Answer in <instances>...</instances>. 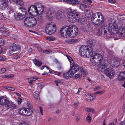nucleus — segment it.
I'll return each instance as SVG.
<instances>
[{
    "label": "nucleus",
    "instance_id": "f257e3e1",
    "mask_svg": "<svg viewBox=\"0 0 125 125\" xmlns=\"http://www.w3.org/2000/svg\"><path fill=\"white\" fill-rule=\"evenodd\" d=\"M46 16L48 19H52L56 18L58 20L63 18L64 15L63 13L60 11L56 12L52 8L48 9L46 11Z\"/></svg>",
    "mask_w": 125,
    "mask_h": 125
},
{
    "label": "nucleus",
    "instance_id": "f03ea898",
    "mask_svg": "<svg viewBox=\"0 0 125 125\" xmlns=\"http://www.w3.org/2000/svg\"><path fill=\"white\" fill-rule=\"evenodd\" d=\"M68 12V19L70 22L74 23L77 22L79 18V16L76 11V9H72L70 8L67 10Z\"/></svg>",
    "mask_w": 125,
    "mask_h": 125
},
{
    "label": "nucleus",
    "instance_id": "7ed1b4c3",
    "mask_svg": "<svg viewBox=\"0 0 125 125\" xmlns=\"http://www.w3.org/2000/svg\"><path fill=\"white\" fill-rule=\"evenodd\" d=\"M104 16L100 12H97L94 13L91 17L92 22L94 24L99 25H101L104 21Z\"/></svg>",
    "mask_w": 125,
    "mask_h": 125
},
{
    "label": "nucleus",
    "instance_id": "20e7f679",
    "mask_svg": "<svg viewBox=\"0 0 125 125\" xmlns=\"http://www.w3.org/2000/svg\"><path fill=\"white\" fill-rule=\"evenodd\" d=\"M92 47L89 46H82L80 48L79 54L81 56L84 57H89L93 54Z\"/></svg>",
    "mask_w": 125,
    "mask_h": 125
},
{
    "label": "nucleus",
    "instance_id": "39448f33",
    "mask_svg": "<svg viewBox=\"0 0 125 125\" xmlns=\"http://www.w3.org/2000/svg\"><path fill=\"white\" fill-rule=\"evenodd\" d=\"M24 25L28 27H32L37 23L35 18L32 17H29L25 18L23 21Z\"/></svg>",
    "mask_w": 125,
    "mask_h": 125
},
{
    "label": "nucleus",
    "instance_id": "423d86ee",
    "mask_svg": "<svg viewBox=\"0 0 125 125\" xmlns=\"http://www.w3.org/2000/svg\"><path fill=\"white\" fill-rule=\"evenodd\" d=\"M91 56V61L93 65L94 66H96L98 63L102 62L103 57L101 54L97 53H95L94 55Z\"/></svg>",
    "mask_w": 125,
    "mask_h": 125
},
{
    "label": "nucleus",
    "instance_id": "0eeeda50",
    "mask_svg": "<svg viewBox=\"0 0 125 125\" xmlns=\"http://www.w3.org/2000/svg\"><path fill=\"white\" fill-rule=\"evenodd\" d=\"M56 27L53 23L51 22L48 23L46 26L45 28L46 32L48 34H52L56 31Z\"/></svg>",
    "mask_w": 125,
    "mask_h": 125
},
{
    "label": "nucleus",
    "instance_id": "6e6552de",
    "mask_svg": "<svg viewBox=\"0 0 125 125\" xmlns=\"http://www.w3.org/2000/svg\"><path fill=\"white\" fill-rule=\"evenodd\" d=\"M118 29L117 25L115 23H110L108 25L107 30L112 35L114 34H117V32H118L117 31Z\"/></svg>",
    "mask_w": 125,
    "mask_h": 125
},
{
    "label": "nucleus",
    "instance_id": "1a4fd4ad",
    "mask_svg": "<svg viewBox=\"0 0 125 125\" xmlns=\"http://www.w3.org/2000/svg\"><path fill=\"white\" fill-rule=\"evenodd\" d=\"M28 11L30 15L33 16H36L39 14L37 8L35 5L30 6L28 9Z\"/></svg>",
    "mask_w": 125,
    "mask_h": 125
},
{
    "label": "nucleus",
    "instance_id": "9d476101",
    "mask_svg": "<svg viewBox=\"0 0 125 125\" xmlns=\"http://www.w3.org/2000/svg\"><path fill=\"white\" fill-rule=\"evenodd\" d=\"M31 107L29 108H22L19 109L18 113L20 115L25 116H28L30 115L32 113Z\"/></svg>",
    "mask_w": 125,
    "mask_h": 125
},
{
    "label": "nucleus",
    "instance_id": "9b49d317",
    "mask_svg": "<svg viewBox=\"0 0 125 125\" xmlns=\"http://www.w3.org/2000/svg\"><path fill=\"white\" fill-rule=\"evenodd\" d=\"M70 27L68 26L63 27L60 31L61 36L63 37H67L69 36Z\"/></svg>",
    "mask_w": 125,
    "mask_h": 125
},
{
    "label": "nucleus",
    "instance_id": "f8f14e48",
    "mask_svg": "<svg viewBox=\"0 0 125 125\" xmlns=\"http://www.w3.org/2000/svg\"><path fill=\"white\" fill-rule=\"evenodd\" d=\"M78 32V29L75 26H73L72 29L70 27L69 36L72 38L75 37L77 36Z\"/></svg>",
    "mask_w": 125,
    "mask_h": 125
},
{
    "label": "nucleus",
    "instance_id": "ddd939ff",
    "mask_svg": "<svg viewBox=\"0 0 125 125\" xmlns=\"http://www.w3.org/2000/svg\"><path fill=\"white\" fill-rule=\"evenodd\" d=\"M104 73L107 76L111 79L115 74V72L113 69L111 68L107 69L104 71Z\"/></svg>",
    "mask_w": 125,
    "mask_h": 125
},
{
    "label": "nucleus",
    "instance_id": "4468645a",
    "mask_svg": "<svg viewBox=\"0 0 125 125\" xmlns=\"http://www.w3.org/2000/svg\"><path fill=\"white\" fill-rule=\"evenodd\" d=\"M70 66L71 68L70 70L73 74L78 71L79 69L78 65L74 62L70 64Z\"/></svg>",
    "mask_w": 125,
    "mask_h": 125
},
{
    "label": "nucleus",
    "instance_id": "2eb2a0df",
    "mask_svg": "<svg viewBox=\"0 0 125 125\" xmlns=\"http://www.w3.org/2000/svg\"><path fill=\"white\" fill-rule=\"evenodd\" d=\"M35 5L37 8L39 14H42L44 11V6L42 4L39 2L36 3Z\"/></svg>",
    "mask_w": 125,
    "mask_h": 125
},
{
    "label": "nucleus",
    "instance_id": "dca6fc26",
    "mask_svg": "<svg viewBox=\"0 0 125 125\" xmlns=\"http://www.w3.org/2000/svg\"><path fill=\"white\" fill-rule=\"evenodd\" d=\"M117 31L118 32H117V34H118L119 37H125V27L118 28Z\"/></svg>",
    "mask_w": 125,
    "mask_h": 125
},
{
    "label": "nucleus",
    "instance_id": "f3484780",
    "mask_svg": "<svg viewBox=\"0 0 125 125\" xmlns=\"http://www.w3.org/2000/svg\"><path fill=\"white\" fill-rule=\"evenodd\" d=\"M106 25H104L101 29L100 28L99 29H98L96 32V34L98 35L101 36L102 35L103 32L104 31V33H107V31L106 29H107Z\"/></svg>",
    "mask_w": 125,
    "mask_h": 125
},
{
    "label": "nucleus",
    "instance_id": "a211bd4d",
    "mask_svg": "<svg viewBox=\"0 0 125 125\" xmlns=\"http://www.w3.org/2000/svg\"><path fill=\"white\" fill-rule=\"evenodd\" d=\"M99 63L98 64L97 69L98 71L102 72L105 67V63L104 62H102Z\"/></svg>",
    "mask_w": 125,
    "mask_h": 125
},
{
    "label": "nucleus",
    "instance_id": "6ab92c4d",
    "mask_svg": "<svg viewBox=\"0 0 125 125\" xmlns=\"http://www.w3.org/2000/svg\"><path fill=\"white\" fill-rule=\"evenodd\" d=\"M5 106L8 109H13L15 106V104L11 101H7Z\"/></svg>",
    "mask_w": 125,
    "mask_h": 125
},
{
    "label": "nucleus",
    "instance_id": "aec40b11",
    "mask_svg": "<svg viewBox=\"0 0 125 125\" xmlns=\"http://www.w3.org/2000/svg\"><path fill=\"white\" fill-rule=\"evenodd\" d=\"M117 79L119 81L125 79V71L120 73L118 74Z\"/></svg>",
    "mask_w": 125,
    "mask_h": 125
},
{
    "label": "nucleus",
    "instance_id": "412c9836",
    "mask_svg": "<svg viewBox=\"0 0 125 125\" xmlns=\"http://www.w3.org/2000/svg\"><path fill=\"white\" fill-rule=\"evenodd\" d=\"M72 72L69 70L68 72L64 73L63 74V77L64 78L68 79L71 78L73 74L71 73Z\"/></svg>",
    "mask_w": 125,
    "mask_h": 125
},
{
    "label": "nucleus",
    "instance_id": "4be33fe9",
    "mask_svg": "<svg viewBox=\"0 0 125 125\" xmlns=\"http://www.w3.org/2000/svg\"><path fill=\"white\" fill-rule=\"evenodd\" d=\"M111 65L115 67H116L119 65L120 62L118 60H113L111 61Z\"/></svg>",
    "mask_w": 125,
    "mask_h": 125
},
{
    "label": "nucleus",
    "instance_id": "5701e85b",
    "mask_svg": "<svg viewBox=\"0 0 125 125\" xmlns=\"http://www.w3.org/2000/svg\"><path fill=\"white\" fill-rule=\"evenodd\" d=\"M33 96L35 98V100L37 103H39L40 101V99L39 98V92H34Z\"/></svg>",
    "mask_w": 125,
    "mask_h": 125
},
{
    "label": "nucleus",
    "instance_id": "b1692460",
    "mask_svg": "<svg viewBox=\"0 0 125 125\" xmlns=\"http://www.w3.org/2000/svg\"><path fill=\"white\" fill-rule=\"evenodd\" d=\"M21 94L20 93H18L16 92V95L18 96L17 101L18 102V104L19 105H20L21 103L22 102V99L21 98Z\"/></svg>",
    "mask_w": 125,
    "mask_h": 125
},
{
    "label": "nucleus",
    "instance_id": "393cba45",
    "mask_svg": "<svg viewBox=\"0 0 125 125\" xmlns=\"http://www.w3.org/2000/svg\"><path fill=\"white\" fill-rule=\"evenodd\" d=\"M80 70L81 72L80 73H81V76H86L87 75L88 73L87 70L84 69L83 67L80 68Z\"/></svg>",
    "mask_w": 125,
    "mask_h": 125
},
{
    "label": "nucleus",
    "instance_id": "a878e982",
    "mask_svg": "<svg viewBox=\"0 0 125 125\" xmlns=\"http://www.w3.org/2000/svg\"><path fill=\"white\" fill-rule=\"evenodd\" d=\"M10 51L12 54H15L16 51V44L13 43L11 45L10 48Z\"/></svg>",
    "mask_w": 125,
    "mask_h": 125
},
{
    "label": "nucleus",
    "instance_id": "bb28decb",
    "mask_svg": "<svg viewBox=\"0 0 125 125\" xmlns=\"http://www.w3.org/2000/svg\"><path fill=\"white\" fill-rule=\"evenodd\" d=\"M95 41L93 39H90L87 41V43L89 44H90L91 46H93L95 45Z\"/></svg>",
    "mask_w": 125,
    "mask_h": 125
},
{
    "label": "nucleus",
    "instance_id": "cd10ccee",
    "mask_svg": "<svg viewBox=\"0 0 125 125\" xmlns=\"http://www.w3.org/2000/svg\"><path fill=\"white\" fill-rule=\"evenodd\" d=\"M7 102L5 97H1L0 98V104L1 105H5Z\"/></svg>",
    "mask_w": 125,
    "mask_h": 125
},
{
    "label": "nucleus",
    "instance_id": "c85d7f7f",
    "mask_svg": "<svg viewBox=\"0 0 125 125\" xmlns=\"http://www.w3.org/2000/svg\"><path fill=\"white\" fill-rule=\"evenodd\" d=\"M88 7V6H87L82 3L80 4L79 7V9L83 11H85L86 9Z\"/></svg>",
    "mask_w": 125,
    "mask_h": 125
},
{
    "label": "nucleus",
    "instance_id": "c756f323",
    "mask_svg": "<svg viewBox=\"0 0 125 125\" xmlns=\"http://www.w3.org/2000/svg\"><path fill=\"white\" fill-rule=\"evenodd\" d=\"M85 11L86 16L88 17L90 16L92 13V10L89 9H86Z\"/></svg>",
    "mask_w": 125,
    "mask_h": 125
},
{
    "label": "nucleus",
    "instance_id": "7c9ffc66",
    "mask_svg": "<svg viewBox=\"0 0 125 125\" xmlns=\"http://www.w3.org/2000/svg\"><path fill=\"white\" fill-rule=\"evenodd\" d=\"M77 41V39H70L66 40H65V42L67 43H74Z\"/></svg>",
    "mask_w": 125,
    "mask_h": 125
},
{
    "label": "nucleus",
    "instance_id": "2f4dec72",
    "mask_svg": "<svg viewBox=\"0 0 125 125\" xmlns=\"http://www.w3.org/2000/svg\"><path fill=\"white\" fill-rule=\"evenodd\" d=\"M33 61L35 65L37 66H40L42 65V62L37 60L35 59Z\"/></svg>",
    "mask_w": 125,
    "mask_h": 125
},
{
    "label": "nucleus",
    "instance_id": "473e14b6",
    "mask_svg": "<svg viewBox=\"0 0 125 125\" xmlns=\"http://www.w3.org/2000/svg\"><path fill=\"white\" fill-rule=\"evenodd\" d=\"M24 15L21 14L20 13H18L17 14V16L16 17V20H21L24 18Z\"/></svg>",
    "mask_w": 125,
    "mask_h": 125
},
{
    "label": "nucleus",
    "instance_id": "72a5a7b5",
    "mask_svg": "<svg viewBox=\"0 0 125 125\" xmlns=\"http://www.w3.org/2000/svg\"><path fill=\"white\" fill-rule=\"evenodd\" d=\"M20 5L21 7L23 5V2L21 0H16V4Z\"/></svg>",
    "mask_w": 125,
    "mask_h": 125
},
{
    "label": "nucleus",
    "instance_id": "f704fd0d",
    "mask_svg": "<svg viewBox=\"0 0 125 125\" xmlns=\"http://www.w3.org/2000/svg\"><path fill=\"white\" fill-rule=\"evenodd\" d=\"M94 96H92L91 95L88 94L87 96V99L89 102H90L91 100H93Z\"/></svg>",
    "mask_w": 125,
    "mask_h": 125
},
{
    "label": "nucleus",
    "instance_id": "c9c22d12",
    "mask_svg": "<svg viewBox=\"0 0 125 125\" xmlns=\"http://www.w3.org/2000/svg\"><path fill=\"white\" fill-rule=\"evenodd\" d=\"M21 51L20 46L19 45H16V54L19 53Z\"/></svg>",
    "mask_w": 125,
    "mask_h": 125
},
{
    "label": "nucleus",
    "instance_id": "e433bc0d",
    "mask_svg": "<svg viewBox=\"0 0 125 125\" xmlns=\"http://www.w3.org/2000/svg\"><path fill=\"white\" fill-rule=\"evenodd\" d=\"M85 110L86 111L88 112H94V110L92 108L87 107L85 109Z\"/></svg>",
    "mask_w": 125,
    "mask_h": 125
},
{
    "label": "nucleus",
    "instance_id": "4c0bfd02",
    "mask_svg": "<svg viewBox=\"0 0 125 125\" xmlns=\"http://www.w3.org/2000/svg\"><path fill=\"white\" fill-rule=\"evenodd\" d=\"M91 28V27H90L89 25H87L86 27H84L83 31L85 32H87V31L90 30Z\"/></svg>",
    "mask_w": 125,
    "mask_h": 125
},
{
    "label": "nucleus",
    "instance_id": "58836bf2",
    "mask_svg": "<svg viewBox=\"0 0 125 125\" xmlns=\"http://www.w3.org/2000/svg\"><path fill=\"white\" fill-rule=\"evenodd\" d=\"M66 56L67 58H68V59L70 63V64H71V63H72L74 62L73 60L70 56L68 55H66Z\"/></svg>",
    "mask_w": 125,
    "mask_h": 125
},
{
    "label": "nucleus",
    "instance_id": "ea45409f",
    "mask_svg": "<svg viewBox=\"0 0 125 125\" xmlns=\"http://www.w3.org/2000/svg\"><path fill=\"white\" fill-rule=\"evenodd\" d=\"M86 119L87 122L89 123H90L91 121L92 118L90 116L88 115L86 117Z\"/></svg>",
    "mask_w": 125,
    "mask_h": 125
},
{
    "label": "nucleus",
    "instance_id": "a19ab883",
    "mask_svg": "<svg viewBox=\"0 0 125 125\" xmlns=\"http://www.w3.org/2000/svg\"><path fill=\"white\" fill-rule=\"evenodd\" d=\"M38 78L37 77H32L31 78H30V80L31 81L29 82L30 83H32V81H35Z\"/></svg>",
    "mask_w": 125,
    "mask_h": 125
},
{
    "label": "nucleus",
    "instance_id": "79ce46f5",
    "mask_svg": "<svg viewBox=\"0 0 125 125\" xmlns=\"http://www.w3.org/2000/svg\"><path fill=\"white\" fill-rule=\"evenodd\" d=\"M55 38L52 36L48 37L47 39L49 41H53L55 40Z\"/></svg>",
    "mask_w": 125,
    "mask_h": 125
},
{
    "label": "nucleus",
    "instance_id": "37998d69",
    "mask_svg": "<svg viewBox=\"0 0 125 125\" xmlns=\"http://www.w3.org/2000/svg\"><path fill=\"white\" fill-rule=\"evenodd\" d=\"M34 46L37 48V49H38V51L40 52H42V49L40 48L36 44H35L34 45Z\"/></svg>",
    "mask_w": 125,
    "mask_h": 125
},
{
    "label": "nucleus",
    "instance_id": "c03bdc74",
    "mask_svg": "<svg viewBox=\"0 0 125 125\" xmlns=\"http://www.w3.org/2000/svg\"><path fill=\"white\" fill-rule=\"evenodd\" d=\"M70 4L72 5H75V0H70Z\"/></svg>",
    "mask_w": 125,
    "mask_h": 125
},
{
    "label": "nucleus",
    "instance_id": "a18cd8bd",
    "mask_svg": "<svg viewBox=\"0 0 125 125\" xmlns=\"http://www.w3.org/2000/svg\"><path fill=\"white\" fill-rule=\"evenodd\" d=\"M17 125H29L27 123L23 122L19 123L17 124Z\"/></svg>",
    "mask_w": 125,
    "mask_h": 125
},
{
    "label": "nucleus",
    "instance_id": "49530a36",
    "mask_svg": "<svg viewBox=\"0 0 125 125\" xmlns=\"http://www.w3.org/2000/svg\"><path fill=\"white\" fill-rule=\"evenodd\" d=\"M4 44L3 40L1 38H0V46L3 45Z\"/></svg>",
    "mask_w": 125,
    "mask_h": 125
},
{
    "label": "nucleus",
    "instance_id": "de8ad7c7",
    "mask_svg": "<svg viewBox=\"0 0 125 125\" xmlns=\"http://www.w3.org/2000/svg\"><path fill=\"white\" fill-rule=\"evenodd\" d=\"M5 69L4 68H2L1 69L0 71V73L1 74H2L5 73Z\"/></svg>",
    "mask_w": 125,
    "mask_h": 125
},
{
    "label": "nucleus",
    "instance_id": "09e8293b",
    "mask_svg": "<svg viewBox=\"0 0 125 125\" xmlns=\"http://www.w3.org/2000/svg\"><path fill=\"white\" fill-rule=\"evenodd\" d=\"M104 93L103 91H98L96 92L94 94H102Z\"/></svg>",
    "mask_w": 125,
    "mask_h": 125
},
{
    "label": "nucleus",
    "instance_id": "8fccbe9b",
    "mask_svg": "<svg viewBox=\"0 0 125 125\" xmlns=\"http://www.w3.org/2000/svg\"><path fill=\"white\" fill-rule=\"evenodd\" d=\"M6 31V30L3 28H1L0 29V32L1 33H4Z\"/></svg>",
    "mask_w": 125,
    "mask_h": 125
},
{
    "label": "nucleus",
    "instance_id": "3c124183",
    "mask_svg": "<svg viewBox=\"0 0 125 125\" xmlns=\"http://www.w3.org/2000/svg\"><path fill=\"white\" fill-rule=\"evenodd\" d=\"M101 88V87L100 86H98L95 87L94 88V90L95 91H97L100 89Z\"/></svg>",
    "mask_w": 125,
    "mask_h": 125
},
{
    "label": "nucleus",
    "instance_id": "603ef678",
    "mask_svg": "<svg viewBox=\"0 0 125 125\" xmlns=\"http://www.w3.org/2000/svg\"><path fill=\"white\" fill-rule=\"evenodd\" d=\"M2 5V7H3L4 8H5L6 7L8 6V2L7 1L6 2H5V3L3 4Z\"/></svg>",
    "mask_w": 125,
    "mask_h": 125
},
{
    "label": "nucleus",
    "instance_id": "864d4df0",
    "mask_svg": "<svg viewBox=\"0 0 125 125\" xmlns=\"http://www.w3.org/2000/svg\"><path fill=\"white\" fill-rule=\"evenodd\" d=\"M13 76V75L12 74L8 75L5 76V77L7 78H11Z\"/></svg>",
    "mask_w": 125,
    "mask_h": 125
},
{
    "label": "nucleus",
    "instance_id": "5fc2aeb1",
    "mask_svg": "<svg viewBox=\"0 0 125 125\" xmlns=\"http://www.w3.org/2000/svg\"><path fill=\"white\" fill-rule=\"evenodd\" d=\"M43 52L45 53L48 54L52 53V52L51 51L45 50L43 51Z\"/></svg>",
    "mask_w": 125,
    "mask_h": 125
},
{
    "label": "nucleus",
    "instance_id": "6e6d98bb",
    "mask_svg": "<svg viewBox=\"0 0 125 125\" xmlns=\"http://www.w3.org/2000/svg\"><path fill=\"white\" fill-rule=\"evenodd\" d=\"M78 104V102H77L74 103V107L75 109H76L77 108Z\"/></svg>",
    "mask_w": 125,
    "mask_h": 125
},
{
    "label": "nucleus",
    "instance_id": "4d7b16f0",
    "mask_svg": "<svg viewBox=\"0 0 125 125\" xmlns=\"http://www.w3.org/2000/svg\"><path fill=\"white\" fill-rule=\"evenodd\" d=\"M108 1L109 2L112 3H114L115 2V0H108Z\"/></svg>",
    "mask_w": 125,
    "mask_h": 125
},
{
    "label": "nucleus",
    "instance_id": "13d9d810",
    "mask_svg": "<svg viewBox=\"0 0 125 125\" xmlns=\"http://www.w3.org/2000/svg\"><path fill=\"white\" fill-rule=\"evenodd\" d=\"M44 67L46 68V69L48 71H49V72L50 71V70H49V69H48V68L47 67H46L45 66H42V67L41 69L42 70L43 69Z\"/></svg>",
    "mask_w": 125,
    "mask_h": 125
},
{
    "label": "nucleus",
    "instance_id": "bf43d9fd",
    "mask_svg": "<svg viewBox=\"0 0 125 125\" xmlns=\"http://www.w3.org/2000/svg\"><path fill=\"white\" fill-rule=\"evenodd\" d=\"M54 73L55 74L59 76L61 74L60 73L56 71H54Z\"/></svg>",
    "mask_w": 125,
    "mask_h": 125
},
{
    "label": "nucleus",
    "instance_id": "052dcab7",
    "mask_svg": "<svg viewBox=\"0 0 125 125\" xmlns=\"http://www.w3.org/2000/svg\"><path fill=\"white\" fill-rule=\"evenodd\" d=\"M80 76V75L79 74H77L75 75L74 77L75 78H77Z\"/></svg>",
    "mask_w": 125,
    "mask_h": 125
},
{
    "label": "nucleus",
    "instance_id": "680f3d73",
    "mask_svg": "<svg viewBox=\"0 0 125 125\" xmlns=\"http://www.w3.org/2000/svg\"><path fill=\"white\" fill-rule=\"evenodd\" d=\"M63 1L64 2L70 4V0H63Z\"/></svg>",
    "mask_w": 125,
    "mask_h": 125
},
{
    "label": "nucleus",
    "instance_id": "e2e57ef3",
    "mask_svg": "<svg viewBox=\"0 0 125 125\" xmlns=\"http://www.w3.org/2000/svg\"><path fill=\"white\" fill-rule=\"evenodd\" d=\"M34 51V49H32V48H30L28 50V52L29 53H30L32 52L33 51Z\"/></svg>",
    "mask_w": 125,
    "mask_h": 125
},
{
    "label": "nucleus",
    "instance_id": "0e129e2a",
    "mask_svg": "<svg viewBox=\"0 0 125 125\" xmlns=\"http://www.w3.org/2000/svg\"><path fill=\"white\" fill-rule=\"evenodd\" d=\"M7 89L11 91H14V89L12 87H8Z\"/></svg>",
    "mask_w": 125,
    "mask_h": 125
},
{
    "label": "nucleus",
    "instance_id": "69168bd1",
    "mask_svg": "<svg viewBox=\"0 0 125 125\" xmlns=\"http://www.w3.org/2000/svg\"><path fill=\"white\" fill-rule=\"evenodd\" d=\"M119 125H125V121L121 122L119 124Z\"/></svg>",
    "mask_w": 125,
    "mask_h": 125
},
{
    "label": "nucleus",
    "instance_id": "338daca9",
    "mask_svg": "<svg viewBox=\"0 0 125 125\" xmlns=\"http://www.w3.org/2000/svg\"><path fill=\"white\" fill-rule=\"evenodd\" d=\"M4 34H5V35H8L9 34V32L8 31L6 30Z\"/></svg>",
    "mask_w": 125,
    "mask_h": 125
},
{
    "label": "nucleus",
    "instance_id": "774afa93",
    "mask_svg": "<svg viewBox=\"0 0 125 125\" xmlns=\"http://www.w3.org/2000/svg\"><path fill=\"white\" fill-rule=\"evenodd\" d=\"M123 110L125 114V104L124 105L123 107Z\"/></svg>",
    "mask_w": 125,
    "mask_h": 125
}]
</instances>
